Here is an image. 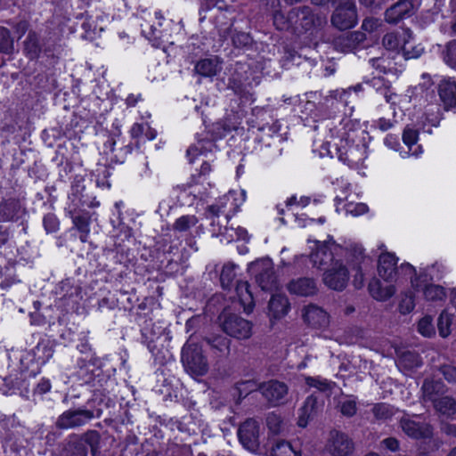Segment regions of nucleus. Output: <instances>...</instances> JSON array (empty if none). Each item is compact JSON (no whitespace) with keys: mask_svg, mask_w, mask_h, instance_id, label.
Listing matches in <instances>:
<instances>
[{"mask_svg":"<svg viewBox=\"0 0 456 456\" xmlns=\"http://www.w3.org/2000/svg\"><path fill=\"white\" fill-rule=\"evenodd\" d=\"M356 401L353 397H346L340 402V411L345 416H354L356 413Z\"/></svg>","mask_w":456,"mask_h":456,"instance_id":"obj_39","label":"nucleus"},{"mask_svg":"<svg viewBox=\"0 0 456 456\" xmlns=\"http://www.w3.org/2000/svg\"><path fill=\"white\" fill-rule=\"evenodd\" d=\"M331 24L339 30L354 28L358 22L355 4H338L330 19Z\"/></svg>","mask_w":456,"mask_h":456,"instance_id":"obj_7","label":"nucleus"},{"mask_svg":"<svg viewBox=\"0 0 456 456\" xmlns=\"http://www.w3.org/2000/svg\"><path fill=\"white\" fill-rule=\"evenodd\" d=\"M258 433V425L254 419L246 420L240 425L238 431L240 441L244 447L250 450L255 449L257 445Z\"/></svg>","mask_w":456,"mask_h":456,"instance_id":"obj_15","label":"nucleus"},{"mask_svg":"<svg viewBox=\"0 0 456 456\" xmlns=\"http://www.w3.org/2000/svg\"><path fill=\"white\" fill-rule=\"evenodd\" d=\"M219 4V1L217 0H205V5H206V9H210L211 7H218L219 9L222 8L221 5L218 4Z\"/></svg>","mask_w":456,"mask_h":456,"instance_id":"obj_62","label":"nucleus"},{"mask_svg":"<svg viewBox=\"0 0 456 456\" xmlns=\"http://www.w3.org/2000/svg\"><path fill=\"white\" fill-rule=\"evenodd\" d=\"M11 45L10 33L6 28H0V52L7 51Z\"/></svg>","mask_w":456,"mask_h":456,"instance_id":"obj_51","label":"nucleus"},{"mask_svg":"<svg viewBox=\"0 0 456 456\" xmlns=\"http://www.w3.org/2000/svg\"><path fill=\"white\" fill-rule=\"evenodd\" d=\"M318 410V402L315 396H308L304 405L300 409L298 416V426L305 428L307 425L308 419L312 418Z\"/></svg>","mask_w":456,"mask_h":456,"instance_id":"obj_27","label":"nucleus"},{"mask_svg":"<svg viewBox=\"0 0 456 456\" xmlns=\"http://www.w3.org/2000/svg\"><path fill=\"white\" fill-rule=\"evenodd\" d=\"M409 37V31L388 33L383 37V45L389 51L401 53V46Z\"/></svg>","mask_w":456,"mask_h":456,"instance_id":"obj_29","label":"nucleus"},{"mask_svg":"<svg viewBox=\"0 0 456 456\" xmlns=\"http://www.w3.org/2000/svg\"><path fill=\"white\" fill-rule=\"evenodd\" d=\"M273 456H301L288 442H278L272 448Z\"/></svg>","mask_w":456,"mask_h":456,"instance_id":"obj_34","label":"nucleus"},{"mask_svg":"<svg viewBox=\"0 0 456 456\" xmlns=\"http://www.w3.org/2000/svg\"><path fill=\"white\" fill-rule=\"evenodd\" d=\"M368 211V206L364 203H350L346 206V212L353 216H361Z\"/></svg>","mask_w":456,"mask_h":456,"instance_id":"obj_49","label":"nucleus"},{"mask_svg":"<svg viewBox=\"0 0 456 456\" xmlns=\"http://www.w3.org/2000/svg\"><path fill=\"white\" fill-rule=\"evenodd\" d=\"M453 316L447 312H443L438 318V331L441 337L446 338L451 333V325Z\"/></svg>","mask_w":456,"mask_h":456,"instance_id":"obj_35","label":"nucleus"},{"mask_svg":"<svg viewBox=\"0 0 456 456\" xmlns=\"http://www.w3.org/2000/svg\"><path fill=\"white\" fill-rule=\"evenodd\" d=\"M303 318L314 328H326L330 323L329 314L315 305H309L303 309Z\"/></svg>","mask_w":456,"mask_h":456,"instance_id":"obj_16","label":"nucleus"},{"mask_svg":"<svg viewBox=\"0 0 456 456\" xmlns=\"http://www.w3.org/2000/svg\"><path fill=\"white\" fill-rule=\"evenodd\" d=\"M194 69L200 76L213 77L219 72L221 67L216 58H211L199 61L196 63Z\"/></svg>","mask_w":456,"mask_h":456,"instance_id":"obj_28","label":"nucleus"},{"mask_svg":"<svg viewBox=\"0 0 456 456\" xmlns=\"http://www.w3.org/2000/svg\"><path fill=\"white\" fill-rule=\"evenodd\" d=\"M369 291L374 299L387 301L395 295L396 289L392 284L382 285L380 281L374 279L369 283Z\"/></svg>","mask_w":456,"mask_h":456,"instance_id":"obj_22","label":"nucleus"},{"mask_svg":"<svg viewBox=\"0 0 456 456\" xmlns=\"http://www.w3.org/2000/svg\"><path fill=\"white\" fill-rule=\"evenodd\" d=\"M305 383L312 387H315L320 391H326L330 389V384L326 380L322 379L321 378H312L307 377L305 378Z\"/></svg>","mask_w":456,"mask_h":456,"instance_id":"obj_42","label":"nucleus"},{"mask_svg":"<svg viewBox=\"0 0 456 456\" xmlns=\"http://www.w3.org/2000/svg\"><path fill=\"white\" fill-rule=\"evenodd\" d=\"M12 203L11 202H4L0 204V222H5L12 218Z\"/></svg>","mask_w":456,"mask_h":456,"instance_id":"obj_50","label":"nucleus"},{"mask_svg":"<svg viewBox=\"0 0 456 456\" xmlns=\"http://www.w3.org/2000/svg\"><path fill=\"white\" fill-rule=\"evenodd\" d=\"M443 430L448 435L456 436V428L454 426L446 425L443 428Z\"/></svg>","mask_w":456,"mask_h":456,"instance_id":"obj_63","label":"nucleus"},{"mask_svg":"<svg viewBox=\"0 0 456 456\" xmlns=\"http://www.w3.org/2000/svg\"><path fill=\"white\" fill-rule=\"evenodd\" d=\"M263 396L272 404L282 403L288 394V387L283 382L270 380L263 383L259 387Z\"/></svg>","mask_w":456,"mask_h":456,"instance_id":"obj_11","label":"nucleus"},{"mask_svg":"<svg viewBox=\"0 0 456 456\" xmlns=\"http://www.w3.org/2000/svg\"><path fill=\"white\" fill-rule=\"evenodd\" d=\"M435 409L443 415L456 413V400L450 396L439 397L433 403Z\"/></svg>","mask_w":456,"mask_h":456,"instance_id":"obj_31","label":"nucleus"},{"mask_svg":"<svg viewBox=\"0 0 456 456\" xmlns=\"http://www.w3.org/2000/svg\"><path fill=\"white\" fill-rule=\"evenodd\" d=\"M364 38V36L359 32L352 33L345 37H342L339 39L338 44L346 43V49H344L343 51H349L352 50L355 45L361 41H362Z\"/></svg>","mask_w":456,"mask_h":456,"instance_id":"obj_40","label":"nucleus"},{"mask_svg":"<svg viewBox=\"0 0 456 456\" xmlns=\"http://www.w3.org/2000/svg\"><path fill=\"white\" fill-rule=\"evenodd\" d=\"M273 269V263L270 259H261L249 265V272L264 290H271L276 287V278Z\"/></svg>","mask_w":456,"mask_h":456,"instance_id":"obj_5","label":"nucleus"},{"mask_svg":"<svg viewBox=\"0 0 456 456\" xmlns=\"http://www.w3.org/2000/svg\"><path fill=\"white\" fill-rule=\"evenodd\" d=\"M182 362L186 372L193 378L206 375L209 369L202 348L191 342H187L183 347Z\"/></svg>","mask_w":456,"mask_h":456,"instance_id":"obj_3","label":"nucleus"},{"mask_svg":"<svg viewBox=\"0 0 456 456\" xmlns=\"http://www.w3.org/2000/svg\"><path fill=\"white\" fill-rule=\"evenodd\" d=\"M291 14L295 15L297 20L294 21L293 26L296 29L302 28L304 30H310L311 28L320 26L322 23L321 17H315L309 7L305 6L291 11Z\"/></svg>","mask_w":456,"mask_h":456,"instance_id":"obj_14","label":"nucleus"},{"mask_svg":"<svg viewBox=\"0 0 456 456\" xmlns=\"http://www.w3.org/2000/svg\"><path fill=\"white\" fill-rule=\"evenodd\" d=\"M381 26V20L376 18H366L363 20L362 28L364 31L371 33L376 31Z\"/></svg>","mask_w":456,"mask_h":456,"instance_id":"obj_45","label":"nucleus"},{"mask_svg":"<svg viewBox=\"0 0 456 456\" xmlns=\"http://www.w3.org/2000/svg\"><path fill=\"white\" fill-rule=\"evenodd\" d=\"M438 94L448 110L456 106V80L451 77L444 78L438 86Z\"/></svg>","mask_w":456,"mask_h":456,"instance_id":"obj_19","label":"nucleus"},{"mask_svg":"<svg viewBox=\"0 0 456 456\" xmlns=\"http://www.w3.org/2000/svg\"><path fill=\"white\" fill-rule=\"evenodd\" d=\"M412 0H400L386 11V20L389 23H397L401 20L413 13Z\"/></svg>","mask_w":456,"mask_h":456,"instance_id":"obj_17","label":"nucleus"},{"mask_svg":"<svg viewBox=\"0 0 456 456\" xmlns=\"http://www.w3.org/2000/svg\"><path fill=\"white\" fill-rule=\"evenodd\" d=\"M415 307L414 297L411 294H404L402 296L399 303V311L403 314L411 313Z\"/></svg>","mask_w":456,"mask_h":456,"instance_id":"obj_41","label":"nucleus"},{"mask_svg":"<svg viewBox=\"0 0 456 456\" xmlns=\"http://www.w3.org/2000/svg\"><path fill=\"white\" fill-rule=\"evenodd\" d=\"M348 280V271L338 260L335 261L323 273V282L334 290L344 289Z\"/></svg>","mask_w":456,"mask_h":456,"instance_id":"obj_8","label":"nucleus"},{"mask_svg":"<svg viewBox=\"0 0 456 456\" xmlns=\"http://www.w3.org/2000/svg\"><path fill=\"white\" fill-rule=\"evenodd\" d=\"M372 66L373 67H377V68H384L382 63L384 62V60L383 59H376V60H372Z\"/></svg>","mask_w":456,"mask_h":456,"instance_id":"obj_64","label":"nucleus"},{"mask_svg":"<svg viewBox=\"0 0 456 456\" xmlns=\"http://www.w3.org/2000/svg\"><path fill=\"white\" fill-rule=\"evenodd\" d=\"M402 430L413 439L428 438L433 434L430 424L421 421L419 417H404L400 421Z\"/></svg>","mask_w":456,"mask_h":456,"instance_id":"obj_9","label":"nucleus"},{"mask_svg":"<svg viewBox=\"0 0 456 456\" xmlns=\"http://www.w3.org/2000/svg\"><path fill=\"white\" fill-rule=\"evenodd\" d=\"M328 450L331 456H349L353 452L354 444L346 434L332 431Z\"/></svg>","mask_w":456,"mask_h":456,"instance_id":"obj_13","label":"nucleus"},{"mask_svg":"<svg viewBox=\"0 0 456 456\" xmlns=\"http://www.w3.org/2000/svg\"><path fill=\"white\" fill-rule=\"evenodd\" d=\"M238 196V192L234 191H229L221 197L216 204L209 206L208 212L213 216H219L225 212L227 216L235 214L241 203Z\"/></svg>","mask_w":456,"mask_h":456,"instance_id":"obj_10","label":"nucleus"},{"mask_svg":"<svg viewBox=\"0 0 456 456\" xmlns=\"http://www.w3.org/2000/svg\"><path fill=\"white\" fill-rule=\"evenodd\" d=\"M208 344L211 346L213 353L217 358L227 357L230 354V339L224 336H215L207 338Z\"/></svg>","mask_w":456,"mask_h":456,"instance_id":"obj_26","label":"nucleus"},{"mask_svg":"<svg viewBox=\"0 0 456 456\" xmlns=\"http://www.w3.org/2000/svg\"><path fill=\"white\" fill-rule=\"evenodd\" d=\"M74 226L85 235L89 232V220L85 216H77L73 217Z\"/></svg>","mask_w":456,"mask_h":456,"instance_id":"obj_43","label":"nucleus"},{"mask_svg":"<svg viewBox=\"0 0 456 456\" xmlns=\"http://www.w3.org/2000/svg\"><path fill=\"white\" fill-rule=\"evenodd\" d=\"M143 131L144 126L142 124L135 123L131 127L130 134L133 138H139L143 134Z\"/></svg>","mask_w":456,"mask_h":456,"instance_id":"obj_54","label":"nucleus"},{"mask_svg":"<svg viewBox=\"0 0 456 456\" xmlns=\"http://www.w3.org/2000/svg\"><path fill=\"white\" fill-rule=\"evenodd\" d=\"M234 277H235V265H232V264H227V265H224L222 272H221V275H220L222 286L224 288L230 287Z\"/></svg>","mask_w":456,"mask_h":456,"instance_id":"obj_36","label":"nucleus"},{"mask_svg":"<svg viewBox=\"0 0 456 456\" xmlns=\"http://www.w3.org/2000/svg\"><path fill=\"white\" fill-rule=\"evenodd\" d=\"M445 61L452 69L456 70V43L448 46Z\"/></svg>","mask_w":456,"mask_h":456,"instance_id":"obj_52","label":"nucleus"},{"mask_svg":"<svg viewBox=\"0 0 456 456\" xmlns=\"http://www.w3.org/2000/svg\"><path fill=\"white\" fill-rule=\"evenodd\" d=\"M397 258L394 254L382 253L379 257L378 273L386 281H392L396 275Z\"/></svg>","mask_w":456,"mask_h":456,"instance_id":"obj_20","label":"nucleus"},{"mask_svg":"<svg viewBox=\"0 0 456 456\" xmlns=\"http://www.w3.org/2000/svg\"><path fill=\"white\" fill-rule=\"evenodd\" d=\"M377 126L381 130V131H387L388 130L389 128L392 127V123L390 120L388 119H386V118H379L377 122Z\"/></svg>","mask_w":456,"mask_h":456,"instance_id":"obj_55","label":"nucleus"},{"mask_svg":"<svg viewBox=\"0 0 456 456\" xmlns=\"http://www.w3.org/2000/svg\"><path fill=\"white\" fill-rule=\"evenodd\" d=\"M418 331L424 337H431L435 334V328L430 316H425L419 320Z\"/></svg>","mask_w":456,"mask_h":456,"instance_id":"obj_37","label":"nucleus"},{"mask_svg":"<svg viewBox=\"0 0 456 456\" xmlns=\"http://www.w3.org/2000/svg\"><path fill=\"white\" fill-rule=\"evenodd\" d=\"M403 141L408 146L409 150H411V147L416 144L418 141V132L417 130L411 128H406L403 134Z\"/></svg>","mask_w":456,"mask_h":456,"instance_id":"obj_44","label":"nucleus"},{"mask_svg":"<svg viewBox=\"0 0 456 456\" xmlns=\"http://www.w3.org/2000/svg\"><path fill=\"white\" fill-rule=\"evenodd\" d=\"M384 95L387 102H391L393 104L395 103V98L396 97V94L390 93L387 88L385 89Z\"/></svg>","mask_w":456,"mask_h":456,"instance_id":"obj_61","label":"nucleus"},{"mask_svg":"<svg viewBox=\"0 0 456 456\" xmlns=\"http://www.w3.org/2000/svg\"><path fill=\"white\" fill-rule=\"evenodd\" d=\"M44 226L47 232H53L59 229V221L55 216L49 214L44 217Z\"/></svg>","mask_w":456,"mask_h":456,"instance_id":"obj_46","label":"nucleus"},{"mask_svg":"<svg viewBox=\"0 0 456 456\" xmlns=\"http://www.w3.org/2000/svg\"><path fill=\"white\" fill-rule=\"evenodd\" d=\"M374 416L379 419H386L394 414V409L388 404L379 403L372 409Z\"/></svg>","mask_w":456,"mask_h":456,"instance_id":"obj_38","label":"nucleus"},{"mask_svg":"<svg viewBox=\"0 0 456 456\" xmlns=\"http://www.w3.org/2000/svg\"><path fill=\"white\" fill-rule=\"evenodd\" d=\"M338 158L348 165L359 166L366 159V148L362 144H354L348 139H341L337 145Z\"/></svg>","mask_w":456,"mask_h":456,"instance_id":"obj_6","label":"nucleus"},{"mask_svg":"<svg viewBox=\"0 0 456 456\" xmlns=\"http://www.w3.org/2000/svg\"><path fill=\"white\" fill-rule=\"evenodd\" d=\"M383 444L390 451L395 452L399 448V442L393 437H389L383 440Z\"/></svg>","mask_w":456,"mask_h":456,"instance_id":"obj_53","label":"nucleus"},{"mask_svg":"<svg viewBox=\"0 0 456 456\" xmlns=\"http://www.w3.org/2000/svg\"><path fill=\"white\" fill-rule=\"evenodd\" d=\"M289 309L288 298L283 295H273L269 302V313L272 318L280 319L286 315Z\"/></svg>","mask_w":456,"mask_h":456,"instance_id":"obj_23","label":"nucleus"},{"mask_svg":"<svg viewBox=\"0 0 456 456\" xmlns=\"http://www.w3.org/2000/svg\"><path fill=\"white\" fill-rule=\"evenodd\" d=\"M38 389L42 393H46L51 389V384L48 380H44L38 384Z\"/></svg>","mask_w":456,"mask_h":456,"instance_id":"obj_59","label":"nucleus"},{"mask_svg":"<svg viewBox=\"0 0 456 456\" xmlns=\"http://www.w3.org/2000/svg\"><path fill=\"white\" fill-rule=\"evenodd\" d=\"M220 321L223 330L231 337L245 339L252 334V324L236 314L223 313Z\"/></svg>","mask_w":456,"mask_h":456,"instance_id":"obj_4","label":"nucleus"},{"mask_svg":"<svg viewBox=\"0 0 456 456\" xmlns=\"http://www.w3.org/2000/svg\"><path fill=\"white\" fill-rule=\"evenodd\" d=\"M198 221L197 216L194 215L182 216L175 220L173 228L177 232H186L195 226Z\"/></svg>","mask_w":456,"mask_h":456,"instance_id":"obj_33","label":"nucleus"},{"mask_svg":"<svg viewBox=\"0 0 456 456\" xmlns=\"http://www.w3.org/2000/svg\"><path fill=\"white\" fill-rule=\"evenodd\" d=\"M211 172V166L208 162H204L200 169L199 178L201 176H206Z\"/></svg>","mask_w":456,"mask_h":456,"instance_id":"obj_56","label":"nucleus"},{"mask_svg":"<svg viewBox=\"0 0 456 456\" xmlns=\"http://www.w3.org/2000/svg\"><path fill=\"white\" fill-rule=\"evenodd\" d=\"M316 250L310 255L314 265L323 268L326 265H332L334 256H344L347 261L358 265L364 258L363 249L356 243L350 242L345 247L337 244L333 240L324 243L314 241Z\"/></svg>","mask_w":456,"mask_h":456,"instance_id":"obj_1","label":"nucleus"},{"mask_svg":"<svg viewBox=\"0 0 456 456\" xmlns=\"http://www.w3.org/2000/svg\"><path fill=\"white\" fill-rule=\"evenodd\" d=\"M440 371L448 382L456 384V367L455 366H452L450 364L444 365L441 367Z\"/></svg>","mask_w":456,"mask_h":456,"instance_id":"obj_47","label":"nucleus"},{"mask_svg":"<svg viewBox=\"0 0 456 456\" xmlns=\"http://www.w3.org/2000/svg\"><path fill=\"white\" fill-rule=\"evenodd\" d=\"M310 203V198L306 196L297 197L296 195L291 196L286 201L287 207L297 206L305 208Z\"/></svg>","mask_w":456,"mask_h":456,"instance_id":"obj_48","label":"nucleus"},{"mask_svg":"<svg viewBox=\"0 0 456 456\" xmlns=\"http://www.w3.org/2000/svg\"><path fill=\"white\" fill-rule=\"evenodd\" d=\"M421 362L416 353L405 352L397 360V365L404 370H412L420 366Z\"/></svg>","mask_w":456,"mask_h":456,"instance_id":"obj_32","label":"nucleus"},{"mask_svg":"<svg viewBox=\"0 0 456 456\" xmlns=\"http://www.w3.org/2000/svg\"><path fill=\"white\" fill-rule=\"evenodd\" d=\"M424 52V48L419 44H416L410 33V37L404 41L401 46V53L404 59L419 58Z\"/></svg>","mask_w":456,"mask_h":456,"instance_id":"obj_30","label":"nucleus"},{"mask_svg":"<svg viewBox=\"0 0 456 456\" xmlns=\"http://www.w3.org/2000/svg\"><path fill=\"white\" fill-rule=\"evenodd\" d=\"M94 418V413L88 410L67 411L58 419L57 426L61 428H72L82 426Z\"/></svg>","mask_w":456,"mask_h":456,"instance_id":"obj_12","label":"nucleus"},{"mask_svg":"<svg viewBox=\"0 0 456 456\" xmlns=\"http://www.w3.org/2000/svg\"><path fill=\"white\" fill-rule=\"evenodd\" d=\"M266 6L267 10L273 15V25L277 29L288 30L290 27L293 26V18L295 15H292L290 12L289 18L285 17L280 10V0H266Z\"/></svg>","mask_w":456,"mask_h":456,"instance_id":"obj_18","label":"nucleus"},{"mask_svg":"<svg viewBox=\"0 0 456 456\" xmlns=\"http://www.w3.org/2000/svg\"><path fill=\"white\" fill-rule=\"evenodd\" d=\"M445 391V387L441 381H434L427 379L422 386L423 398L425 401L435 402L439 395Z\"/></svg>","mask_w":456,"mask_h":456,"instance_id":"obj_25","label":"nucleus"},{"mask_svg":"<svg viewBox=\"0 0 456 456\" xmlns=\"http://www.w3.org/2000/svg\"><path fill=\"white\" fill-rule=\"evenodd\" d=\"M402 268L411 275V283L416 290H422L425 299L428 301H441L445 297L442 286L428 283L429 280H440L445 271L442 264L436 263L425 268L418 276L415 268L410 264L402 265Z\"/></svg>","mask_w":456,"mask_h":456,"instance_id":"obj_2","label":"nucleus"},{"mask_svg":"<svg viewBox=\"0 0 456 456\" xmlns=\"http://www.w3.org/2000/svg\"><path fill=\"white\" fill-rule=\"evenodd\" d=\"M288 290L297 296L308 297L316 293L317 287L313 279L297 278L288 284Z\"/></svg>","mask_w":456,"mask_h":456,"instance_id":"obj_21","label":"nucleus"},{"mask_svg":"<svg viewBox=\"0 0 456 456\" xmlns=\"http://www.w3.org/2000/svg\"><path fill=\"white\" fill-rule=\"evenodd\" d=\"M67 456H87L86 449L84 446H77L74 452Z\"/></svg>","mask_w":456,"mask_h":456,"instance_id":"obj_58","label":"nucleus"},{"mask_svg":"<svg viewBox=\"0 0 456 456\" xmlns=\"http://www.w3.org/2000/svg\"><path fill=\"white\" fill-rule=\"evenodd\" d=\"M236 294L244 312L250 314L254 308V298L247 281H239L236 285Z\"/></svg>","mask_w":456,"mask_h":456,"instance_id":"obj_24","label":"nucleus"},{"mask_svg":"<svg viewBox=\"0 0 456 456\" xmlns=\"http://www.w3.org/2000/svg\"><path fill=\"white\" fill-rule=\"evenodd\" d=\"M354 284L356 288H362L363 285V275L362 273H357L354 279Z\"/></svg>","mask_w":456,"mask_h":456,"instance_id":"obj_60","label":"nucleus"},{"mask_svg":"<svg viewBox=\"0 0 456 456\" xmlns=\"http://www.w3.org/2000/svg\"><path fill=\"white\" fill-rule=\"evenodd\" d=\"M267 423H268V426L269 428L273 431V432H278L279 431V428L278 426L279 425V419L278 418L276 417H269L268 418V420H267Z\"/></svg>","mask_w":456,"mask_h":456,"instance_id":"obj_57","label":"nucleus"}]
</instances>
